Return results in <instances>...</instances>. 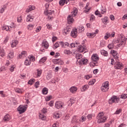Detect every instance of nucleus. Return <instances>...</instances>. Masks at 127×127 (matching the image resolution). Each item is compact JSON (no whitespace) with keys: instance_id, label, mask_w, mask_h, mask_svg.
<instances>
[{"instance_id":"nucleus-1","label":"nucleus","mask_w":127,"mask_h":127,"mask_svg":"<svg viewBox=\"0 0 127 127\" xmlns=\"http://www.w3.org/2000/svg\"><path fill=\"white\" fill-rule=\"evenodd\" d=\"M97 120L98 124H103L107 122L108 116L105 115V113L103 112H101L98 114Z\"/></svg>"},{"instance_id":"nucleus-2","label":"nucleus","mask_w":127,"mask_h":127,"mask_svg":"<svg viewBox=\"0 0 127 127\" xmlns=\"http://www.w3.org/2000/svg\"><path fill=\"white\" fill-rule=\"evenodd\" d=\"M110 89V84H109L108 81H106L102 84V85L101 87V90L102 92L105 93L108 92Z\"/></svg>"},{"instance_id":"nucleus-3","label":"nucleus","mask_w":127,"mask_h":127,"mask_svg":"<svg viewBox=\"0 0 127 127\" xmlns=\"http://www.w3.org/2000/svg\"><path fill=\"white\" fill-rule=\"evenodd\" d=\"M120 98L118 97L117 96L113 95L111 97V99L109 100V104H118L120 101Z\"/></svg>"},{"instance_id":"nucleus-4","label":"nucleus","mask_w":127,"mask_h":127,"mask_svg":"<svg viewBox=\"0 0 127 127\" xmlns=\"http://www.w3.org/2000/svg\"><path fill=\"white\" fill-rule=\"evenodd\" d=\"M55 106L56 109L62 110L65 107V104L62 101H59L56 102Z\"/></svg>"},{"instance_id":"nucleus-5","label":"nucleus","mask_w":127,"mask_h":127,"mask_svg":"<svg viewBox=\"0 0 127 127\" xmlns=\"http://www.w3.org/2000/svg\"><path fill=\"white\" fill-rule=\"evenodd\" d=\"M27 105H20L18 108H17V111L19 112V114H23L26 111V109H27Z\"/></svg>"},{"instance_id":"nucleus-6","label":"nucleus","mask_w":127,"mask_h":127,"mask_svg":"<svg viewBox=\"0 0 127 127\" xmlns=\"http://www.w3.org/2000/svg\"><path fill=\"white\" fill-rule=\"evenodd\" d=\"M79 65H87L89 63V60L86 58H82L80 60L78 61Z\"/></svg>"},{"instance_id":"nucleus-7","label":"nucleus","mask_w":127,"mask_h":127,"mask_svg":"<svg viewBox=\"0 0 127 127\" xmlns=\"http://www.w3.org/2000/svg\"><path fill=\"white\" fill-rule=\"evenodd\" d=\"M115 32H112L111 33L107 32L105 33V35L104 36V38L105 40H108L110 37L111 38L112 37H114L115 36Z\"/></svg>"},{"instance_id":"nucleus-8","label":"nucleus","mask_w":127,"mask_h":127,"mask_svg":"<svg viewBox=\"0 0 127 127\" xmlns=\"http://www.w3.org/2000/svg\"><path fill=\"white\" fill-rule=\"evenodd\" d=\"M99 32V30L96 29L94 32L92 33H87L86 35L87 37H89V38H94L95 36L97 34V33Z\"/></svg>"},{"instance_id":"nucleus-9","label":"nucleus","mask_w":127,"mask_h":127,"mask_svg":"<svg viewBox=\"0 0 127 127\" xmlns=\"http://www.w3.org/2000/svg\"><path fill=\"white\" fill-rule=\"evenodd\" d=\"M115 69H122L123 68H124V64H123V63L120 62H116L115 64Z\"/></svg>"},{"instance_id":"nucleus-10","label":"nucleus","mask_w":127,"mask_h":127,"mask_svg":"<svg viewBox=\"0 0 127 127\" xmlns=\"http://www.w3.org/2000/svg\"><path fill=\"white\" fill-rule=\"evenodd\" d=\"M70 36L73 38H76L78 36V30L76 28H73L70 33Z\"/></svg>"},{"instance_id":"nucleus-11","label":"nucleus","mask_w":127,"mask_h":127,"mask_svg":"<svg viewBox=\"0 0 127 127\" xmlns=\"http://www.w3.org/2000/svg\"><path fill=\"white\" fill-rule=\"evenodd\" d=\"M86 49H87V47L85 46V45H81L78 48V51L80 53H82L83 52H84V53H85Z\"/></svg>"},{"instance_id":"nucleus-12","label":"nucleus","mask_w":127,"mask_h":127,"mask_svg":"<svg viewBox=\"0 0 127 127\" xmlns=\"http://www.w3.org/2000/svg\"><path fill=\"white\" fill-rule=\"evenodd\" d=\"M71 124H74V125L80 124V119L78 118V117L74 116L71 119Z\"/></svg>"},{"instance_id":"nucleus-13","label":"nucleus","mask_w":127,"mask_h":127,"mask_svg":"<svg viewBox=\"0 0 127 127\" xmlns=\"http://www.w3.org/2000/svg\"><path fill=\"white\" fill-rule=\"evenodd\" d=\"M91 59L92 61H94V62H98L99 61L100 58L99 57V55L97 54H94L91 56Z\"/></svg>"},{"instance_id":"nucleus-14","label":"nucleus","mask_w":127,"mask_h":127,"mask_svg":"<svg viewBox=\"0 0 127 127\" xmlns=\"http://www.w3.org/2000/svg\"><path fill=\"white\" fill-rule=\"evenodd\" d=\"M62 117V113L60 111H57L54 113V118L55 119H59V118H61Z\"/></svg>"},{"instance_id":"nucleus-15","label":"nucleus","mask_w":127,"mask_h":127,"mask_svg":"<svg viewBox=\"0 0 127 127\" xmlns=\"http://www.w3.org/2000/svg\"><path fill=\"white\" fill-rule=\"evenodd\" d=\"M12 28H13V27L7 25H4L2 27V30H5V31H11V29Z\"/></svg>"},{"instance_id":"nucleus-16","label":"nucleus","mask_w":127,"mask_h":127,"mask_svg":"<svg viewBox=\"0 0 127 127\" xmlns=\"http://www.w3.org/2000/svg\"><path fill=\"white\" fill-rule=\"evenodd\" d=\"M73 17H74L71 15H69L67 16V20L68 24H71V23H73L74 21V18H73Z\"/></svg>"},{"instance_id":"nucleus-17","label":"nucleus","mask_w":127,"mask_h":127,"mask_svg":"<svg viewBox=\"0 0 127 127\" xmlns=\"http://www.w3.org/2000/svg\"><path fill=\"white\" fill-rule=\"evenodd\" d=\"M34 9H35V6L30 5L26 8V12H30V11H32V10H34Z\"/></svg>"},{"instance_id":"nucleus-18","label":"nucleus","mask_w":127,"mask_h":127,"mask_svg":"<svg viewBox=\"0 0 127 127\" xmlns=\"http://www.w3.org/2000/svg\"><path fill=\"white\" fill-rule=\"evenodd\" d=\"M33 19H34V16L29 14L27 16L26 20L27 22H32V21H33Z\"/></svg>"},{"instance_id":"nucleus-19","label":"nucleus","mask_w":127,"mask_h":127,"mask_svg":"<svg viewBox=\"0 0 127 127\" xmlns=\"http://www.w3.org/2000/svg\"><path fill=\"white\" fill-rule=\"evenodd\" d=\"M60 45H61L62 48H65V47H68L69 44L68 42H59Z\"/></svg>"},{"instance_id":"nucleus-20","label":"nucleus","mask_w":127,"mask_h":127,"mask_svg":"<svg viewBox=\"0 0 127 127\" xmlns=\"http://www.w3.org/2000/svg\"><path fill=\"white\" fill-rule=\"evenodd\" d=\"M77 90H78V88H77V87L74 86H71L69 88V91H70V93H71V94H75V93H76Z\"/></svg>"},{"instance_id":"nucleus-21","label":"nucleus","mask_w":127,"mask_h":127,"mask_svg":"<svg viewBox=\"0 0 127 127\" xmlns=\"http://www.w3.org/2000/svg\"><path fill=\"white\" fill-rule=\"evenodd\" d=\"M111 53L113 56L115 58V59H119V56H118V52L117 51L112 50L111 51Z\"/></svg>"},{"instance_id":"nucleus-22","label":"nucleus","mask_w":127,"mask_h":127,"mask_svg":"<svg viewBox=\"0 0 127 127\" xmlns=\"http://www.w3.org/2000/svg\"><path fill=\"white\" fill-rule=\"evenodd\" d=\"M44 13L45 15H51V14L54 13V10L50 9L45 10Z\"/></svg>"},{"instance_id":"nucleus-23","label":"nucleus","mask_w":127,"mask_h":127,"mask_svg":"<svg viewBox=\"0 0 127 127\" xmlns=\"http://www.w3.org/2000/svg\"><path fill=\"white\" fill-rule=\"evenodd\" d=\"M42 47H44L46 49H47L49 47V44L48 42H47L46 40H44L42 43Z\"/></svg>"},{"instance_id":"nucleus-24","label":"nucleus","mask_w":127,"mask_h":127,"mask_svg":"<svg viewBox=\"0 0 127 127\" xmlns=\"http://www.w3.org/2000/svg\"><path fill=\"white\" fill-rule=\"evenodd\" d=\"M39 118L40 120H41V121H46V115H45V114H43V113H40Z\"/></svg>"},{"instance_id":"nucleus-25","label":"nucleus","mask_w":127,"mask_h":127,"mask_svg":"<svg viewBox=\"0 0 127 127\" xmlns=\"http://www.w3.org/2000/svg\"><path fill=\"white\" fill-rule=\"evenodd\" d=\"M18 44V41L16 40H13L11 41V47H12V48L15 47V46H16Z\"/></svg>"},{"instance_id":"nucleus-26","label":"nucleus","mask_w":127,"mask_h":127,"mask_svg":"<svg viewBox=\"0 0 127 127\" xmlns=\"http://www.w3.org/2000/svg\"><path fill=\"white\" fill-rule=\"evenodd\" d=\"M54 62L55 64H58V65H63L64 64V62H63V61H61V60H54Z\"/></svg>"},{"instance_id":"nucleus-27","label":"nucleus","mask_w":127,"mask_h":127,"mask_svg":"<svg viewBox=\"0 0 127 127\" xmlns=\"http://www.w3.org/2000/svg\"><path fill=\"white\" fill-rule=\"evenodd\" d=\"M6 7H7V5L6 4L2 5L0 8V13H3V12H4V10L6 9Z\"/></svg>"},{"instance_id":"nucleus-28","label":"nucleus","mask_w":127,"mask_h":127,"mask_svg":"<svg viewBox=\"0 0 127 127\" xmlns=\"http://www.w3.org/2000/svg\"><path fill=\"white\" fill-rule=\"evenodd\" d=\"M100 12L101 14H105L106 12H107V8L105 6H103L102 5L100 7Z\"/></svg>"},{"instance_id":"nucleus-29","label":"nucleus","mask_w":127,"mask_h":127,"mask_svg":"<svg viewBox=\"0 0 127 127\" xmlns=\"http://www.w3.org/2000/svg\"><path fill=\"white\" fill-rule=\"evenodd\" d=\"M27 56V52L26 51H23L19 55V57L20 59L24 58V57Z\"/></svg>"},{"instance_id":"nucleus-30","label":"nucleus","mask_w":127,"mask_h":127,"mask_svg":"<svg viewBox=\"0 0 127 127\" xmlns=\"http://www.w3.org/2000/svg\"><path fill=\"white\" fill-rule=\"evenodd\" d=\"M77 14H78V9H77V8H74L73 9V11L71 12V14L70 15L73 16V17H75V16H76Z\"/></svg>"},{"instance_id":"nucleus-31","label":"nucleus","mask_w":127,"mask_h":127,"mask_svg":"<svg viewBox=\"0 0 127 127\" xmlns=\"http://www.w3.org/2000/svg\"><path fill=\"white\" fill-rule=\"evenodd\" d=\"M95 116L94 114H89L87 116V119L88 121H91L92 119L95 118Z\"/></svg>"},{"instance_id":"nucleus-32","label":"nucleus","mask_w":127,"mask_h":127,"mask_svg":"<svg viewBox=\"0 0 127 127\" xmlns=\"http://www.w3.org/2000/svg\"><path fill=\"white\" fill-rule=\"evenodd\" d=\"M63 33L64 35H67V34H69V33H70V29L65 28L63 31Z\"/></svg>"},{"instance_id":"nucleus-33","label":"nucleus","mask_w":127,"mask_h":127,"mask_svg":"<svg viewBox=\"0 0 127 127\" xmlns=\"http://www.w3.org/2000/svg\"><path fill=\"white\" fill-rule=\"evenodd\" d=\"M75 58L77 60V62L78 63V61L81 60L83 58V56L81 54H77L75 55Z\"/></svg>"},{"instance_id":"nucleus-34","label":"nucleus","mask_w":127,"mask_h":127,"mask_svg":"<svg viewBox=\"0 0 127 127\" xmlns=\"http://www.w3.org/2000/svg\"><path fill=\"white\" fill-rule=\"evenodd\" d=\"M88 89H89V85L86 84L82 86L81 88V92H86Z\"/></svg>"},{"instance_id":"nucleus-35","label":"nucleus","mask_w":127,"mask_h":127,"mask_svg":"<svg viewBox=\"0 0 127 127\" xmlns=\"http://www.w3.org/2000/svg\"><path fill=\"white\" fill-rule=\"evenodd\" d=\"M42 93L43 95H47L48 94V88L44 87L42 90Z\"/></svg>"},{"instance_id":"nucleus-36","label":"nucleus","mask_w":127,"mask_h":127,"mask_svg":"<svg viewBox=\"0 0 127 127\" xmlns=\"http://www.w3.org/2000/svg\"><path fill=\"white\" fill-rule=\"evenodd\" d=\"M15 69H16V65H12L10 66L9 70L11 72V73H12V72L14 71V70H15Z\"/></svg>"},{"instance_id":"nucleus-37","label":"nucleus","mask_w":127,"mask_h":127,"mask_svg":"<svg viewBox=\"0 0 127 127\" xmlns=\"http://www.w3.org/2000/svg\"><path fill=\"white\" fill-rule=\"evenodd\" d=\"M10 119H11L10 116L8 114H7L4 116L3 120L5 121V122H8Z\"/></svg>"},{"instance_id":"nucleus-38","label":"nucleus","mask_w":127,"mask_h":127,"mask_svg":"<svg viewBox=\"0 0 127 127\" xmlns=\"http://www.w3.org/2000/svg\"><path fill=\"white\" fill-rule=\"evenodd\" d=\"M97 64H98V62H94V61H92L90 63V67H92V68L95 67V66H97Z\"/></svg>"},{"instance_id":"nucleus-39","label":"nucleus","mask_w":127,"mask_h":127,"mask_svg":"<svg viewBox=\"0 0 127 127\" xmlns=\"http://www.w3.org/2000/svg\"><path fill=\"white\" fill-rule=\"evenodd\" d=\"M8 59H12L13 57H14V55L13 54V52H10L8 54V55L7 56Z\"/></svg>"},{"instance_id":"nucleus-40","label":"nucleus","mask_w":127,"mask_h":127,"mask_svg":"<svg viewBox=\"0 0 127 127\" xmlns=\"http://www.w3.org/2000/svg\"><path fill=\"white\" fill-rule=\"evenodd\" d=\"M28 59L31 62H34L35 61V57L32 55H29L28 56Z\"/></svg>"},{"instance_id":"nucleus-41","label":"nucleus","mask_w":127,"mask_h":127,"mask_svg":"<svg viewBox=\"0 0 127 127\" xmlns=\"http://www.w3.org/2000/svg\"><path fill=\"white\" fill-rule=\"evenodd\" d=\"M31 62L29 60L26 59L24 61V65L25 66H30Z\"/></svg>"},{"instance_id":"nucleus-42","label":"nucleus","mask_w":127,"mask_h":127,"mask_svg":"<svg viewBox=\"0 0 127 127\" xmlns=\"http://www.w3.org/2000/svg\"><path fill=\"white\" fill-rule=\"evenodd\" d=\"M34 28V24H29L27 26V28L28 30H32V29H33Z\"/></svg>"},{"instance_id":"nucleus-43","label":"nucleus","mask_w":127,"mask_h":127,"mask_svg":"<svg viewBox=\"0 0 127 127\" xmlns=\"http://www.w3.org/2000/svg\"><path fill=\"white\" fill-rule=\"evenodd\" d=\"M42 74V70L40 68L37 69V77H40Z\"/></svg>"},{"instance_id":"nucleus-44","label":"nucleus","mask_w":127,"mask_h":127,"mask_svg":"<svg viewBox=\"0 0 127 127\" xmlns=\"http://www.w3.org/2000/svg\"><path fill=\"white\" fill-rule=\"evenodd\" d=\"M101 53L102 55H103L104 56H108L109 54L108 53V52L106 51H105V50H102L101 51Z\"/></svg>"},{"instance_id":"nucleus-45","label":"nucleus","mask_w":127,"mask_h":127,"mask_svg":"<svg viewBox=\"0 0 127 127\" xmlns=\"http://www.w3.org/2000/svg\"><path fill=\"white\" fill-rule=\"evenodd\" d=\"M109 19V18L107 16H105L104 18H103L101 19L102 22L104 24H106L107 22H108V20Z\"/></svg>"},{"instance_id":"nucleus-46","label":"nucleus","mask_w":127,"mask_h":127,"mask_svg":"<svg viewBox=\"0 0 127 127\" xmlns=\"http://www.w3.org/2000/svg\"><path fill=\"white\" fill-rule=\"evenodd\" d=\"M0 56H1V57H4V56H5V52H4V50L1 49L0 50Z\"/></svg>"},{"instance_id":"nucleus-47","label":"nucleus","mask_w":127,"mask_h":127,"mask_svg":"<svg viewBox=\"0 0 127 127\" xmlns=\"http://www.w3.org/2000/svg\"><path fill=\"white\" fill-rule=\"evenodd\" d=\"M67 1H66V0H60V1H59V4L60 5H64V4H65V3L67 4Z\"/></svg>"},{"instance_id":"nucleus-48","label":"nucleus","mask_w":127,"mask_h":127,"mask_svg":"<svg viewBox=\"0 0 127 127\" xmlns=\"http://www.w3.org/2000/svg\"><path fill=\"white\" fill-rule=\"evenodd\" d=\"M46 60H47V58L46 57L42 58L39 61V63H40V64H42L43 63H44Z\"/></svg>"},{"instance_id":"nucleus-49","label":"nucleus","mask_w":127,"mask_h":127,"mask_svg":"<svg viewBox=\"0 0 127 127\" xmlns=\"http://www.w3.org/2000/svg\"><path fill=\"white\" fill-rule=\"evenodd\" d=\"M95 83H96V79H93L88 82V85H89V86H93Z\"/></svg>"},{"instance_id":"nucleus-50","label":"nucleus","mask_w":127,"mask_h":127,"mask_svg":"<svg viewBox=\"0 0 127 127\" xmlns=\"http://www.w3.org/2000/svg\"><path fill=\"white\" fill-rule=\"evenodd\" d=\"M79 120H80V122L81 123H83V122H86V121L87 120V118L86 117V116H83L81 117V119Z\"/></svg>"},{"instance_id":"nucleus-51","label":"nucleus","mask_w":127,"mask_h":127,"mask_svg":"<svg viewBox=\"0 0 127 127\" xmlns=\"http://www.w3.org/2000/svg\"><path fill=\"white\" fill-rule=\"evenodd\" d=\"M90 9H91V8L89 7V3H86V5L85 6V12H89Z\"/></svg>"},{"instance_id":"nucleus-52","label":"nucleus","mask_w":127,"mask_h":127,"mask_svg":"<svg viewBox=\"0 0 127 127\" xmlns=\"http://www.w3.org/2000/svg\"><path fill=\"white\" fill-rule=\"evenodd\" d=\"M68 103H69L68 104V106H69L70 107H71V106H72V105H73V104H74V103H75V100L74 99H70L69 101H68Z\"/></svg>"},{"instance_id":"nucleus-53","label":"nucleus","mask_w":127,"mask_h":127,"mask_svg":"<svg viewBox=\"0 0 127 127\" xmlns=\"http://www.w3.org/2000/svg\"><path fill=\"white\" fill-rule=\"evenodd\" d=\"M34 82H35V79L32 78L30 80H29V81L28 82V84H29V85H33Z\"/></svg>"},{"instance_id":"nucleus-54","label":"nucleus","mask_w":127,"mask_h":127,"mask_svg":"<svg viewBox=\"0 0 127 127\" xmlns=\"http://www.w3.org/2000/svg\"><path fill=\"white\" fill-rule=\"evenodd\" d=\"M79 32H83L84 30H85V28H84V26H80L78 28Z\"/></svg>"},{"instance_id":"nucleus-55","label":"nucleus","mask_w":127,"mask_h":127,"mask_svg":"<svg viewBox=\"0 0 127 127\" xmlns=\"http://www.w3.org/2000/svg\"><path fill=\"white\" fill-rule=\"evenodd\" d=\"M127 98V94H123L121 95L120 99H122L123 100H125Z\"/></svg>"},{"instance_id":"nucleus-56","label":"nucleus","mask_w":127,"mask_h":127,"mask_svg":"<svg viewBox=\"0 0 127 127\" xmlns=\"http://www.w3.org/2000/svg\"><path fill=\"white\" fill-rule=\"evenodd\" d=\"M9 39V37L8 36H6L4 40V41L3 42V44H6L7 43V42L8 41Z\"/></svg>"},{"instance_id":"nucleus-57","label":"nucleus","mask_w":127,"mask_h":127,"mask_svg":"<svg viewBox=\"0 0 127 127\" xmlns=\"http://www.w3.org/2000/svg\"><path fill=\"white\" fill-rule=\"evenodd\" d=\"M91 78H92V75L91 74H87L84 76V79H86V80H89Z\"/></svg>"},{"instance_id":"nucleus-58","label":"nucleus","mask_w":127,"mask_h":127,"mask_svg":"<svg viewBox=\"0 0 127 127\" xmlns=\"http://www.w3.org/2000/svg\"><path fill=\"white\" fill-rule=\"evenodd\" d=\"M114 46H115L114 43H111L108 45L107 47H108L109 49H113V48H114Z\"/></svg>"},{"instance_id":"nucleus-59","label":"nucleus","mask_w":127,"mask_h":127,"mask_svg":"<svg viewBox=\"0 0 127 127\" xmlns=\"http://www.w3.org/2000/svg\"><path fill=\"white\" fill-rule=\"evenodd\" d=\"M122 109H118L115 112L114 115H120V113L122 112Z\"/></svg>"},{"instance_id":"nucleus-60","label":"nucleus","mask_w":127,"mask_h":127,"mask_svg":"<svg viewBox=\"0 0 127 127\" xmlns=\"http://www.w3.org/2000/svg\"><path fill=\"white\" fill-rule=\"evenodd\" d=\"M52 99V96L50 95L46 97L45 100L46 102L50 101Z\"/></svg>"},{"instance_id":"nucleus-61","label":"nucleus","mask_w":127,"mask_h":127,"mask_svg":"<svg viewBox=\"0 0 127 127\" xmlns=\"http://www.w3.org/2000/svg\"><path fill=\"white\" fill-rule=\"evenodd\" d=\"M51 78H52V74H51V73H48L46 76L47 79L50 80Z\"/></svg>"},{"instance_id":"nucleus-62","label":"nucleus","mask_w":127,"mask_h":127,"mask_svg":"<svg viewBox=\"0 0 127 127\" xmlns=\"http://www.w3.org/2000/svg\"><path fill=\"white\" fill-rule=\"evenodd\" d=\"M42 28V27L41 26H38L36 28V32H40V31L41 30V29Z\"/></svg>"},{"instance_id":"nucleus-63","label":"nucleus","mask_w":127,"mask_h":127,"mask_svg":"<svg viewBox=\"0 0 127 127\" xmlns=\"http://www.w3.org/2000/svg\"><path fill=\"white\" fill-rule=\"evenodd\" d=\"M64 54H66L67 55H69V54H71V51L69 50H65L64 51Z\"/></svg>"},{"instance_id":"nucleus-64","label":"nucleus","mask_w":127,"mask_h":127,"mask_svg":"<svg viewBox=\"0 0 127 127\" xmlns=\"http://www.w3.org/2000/svg\"><path fill=\"white\" fill-rule=\"evenodd\" d=\"M39 85H40V83H39V81H37L35 83V87L36 88V89H37V88H38L39 87Z\"/></svg>"}]
</instances>
